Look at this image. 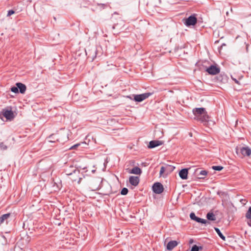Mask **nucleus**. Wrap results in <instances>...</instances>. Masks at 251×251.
Instances as JSON below:
<instances>
[{
	"instance_id": "38",
	"label": "nucleus",
	"mask_w": 251,
	"mask_h": 251,
	"mask_svg": "<svg viewBox=\"0 0 251 251\" xmlns=\"http://www.w3.org/2000/svg\"><path fill=\"white\" fill-rule=\"evenodd\" d=\"M244 201H245V200H244V201H243V199H242V200H241L242 202H244Z\"/></svg>"
},
{
	"instance_id": "8",
	"label": "nucleus",
	"mask_w": 251,
	"mask_h": 251,
	"mask_svg": "<svg viewBox=\"0 0 251 251\" xmlns=\"http://www.w3.org/2000/svg\"><path fill=\"white\" fill-rule=\"evenodd\" d=\"M175 169V167L169 165H166V166H162L160 168V176H162L163 175V174L165 172L167 171L169 173H171L172 171H174V170Z\"/></svg>"
},
{
	"instance_id": "36",
	"label": "nucleus",
	"mask_w": 251,
	"mask_h": 251,
	"mask_svg": "<svg viewBox=\"0 0 251 251\" xmlns=\"http://www.w3.org/2000/svg\"><path fill=\"white\" fill-rule=\"evenodd\" d=\"M76 172L78 173V172H79V171H78V170H75L74 171V173H75Z\"/></svg>"
},
{
	"instance_id": "4",
	"label": "nucleus",
	"mask_w": 251,
	"mask_h": 251,
	"mask_svg": "<svg viewBox=\"0 0 251 251\" xmlns=\"http://www.w3.org/2000/svg\"><path fill=\"white\" fill-rule=\"evenodd\" d=\"M152 95L151 93H145L139 95H132L133 100L136 102H141Z\"/></svg>"
},
{
	"instance_id": "33",
	"label": "nucleus",
	"mask_w": 251,
	"mask_h": 251,
	"mask_svg": "<svg viewBox=\"0 0 251 251\" xmlns=\"http://www.w3.org/2000/svg\"><path fill=\"white\" fill-rule=\"evenodd\" d=\"M98 5L100 6L103 9H104L107 6V4L102 3H98Z\"/></svg>"
},
{
	"instance_id": "26",
	"label": "nucleus",
	"mask_w": 251,
	"mask_h": 251,
	"mask_svg": "<svg viewBox=\"0 0 251 251\" xmlns=\"http://www.w3.org/2000/svg\"><path fill=\"white\" fill-rule=\"evenodd\" d=\"M128 190L126 188H124L121 191V194L122 195H126L128 193Z\"/></svg>"
},
{
	"instance_id": "22",
	"label": "nucleus",
	"mask_w": 251,
	"mask_h": 251,
	"mask_svg": "<svg viewBox=\"0 0 251 251\" xmlns=\"http://www.w3.org/2000/svg\"><path fill=\"white\" fill-rule=\"evenodd\" d=\"M86 143L85 142H80V143H77V144H76L73 145L70 148V150L75 149L76 148H77L78 147L80 146L81 145H86Z\"/></svg>"
},
{
	"instance_id": "32",
	"label": "nucleus",
	"mask_w": 251,
	"mask_h": 251,
	"mask_svg": "<svg viewBox=\"0 0 251 251\" xmlns=\"http://www.w3.org/2000/svg\"><path fill=\"white\" fill-rule=\"evenodd\" d=\"M207 174V171L205 170H202L200 172V175H202V176H206Z\"/></svg>"
},
{
	"instance_id": "40",
	"label": "nucleus",
	"mask_w": 251,
	"mask_h": 251,
	"mask_svg": "<svg viewBox=\"0 0 251 251\" xmlns=\"http://www.w3.org/2000/svg\"><path fill=\"white\" fill-rule=\"evenodd\" d=\"M192 242H193V240H191L190 241V243H192Z\"/></svg>"
},
{
	"instance_id": "28",
	"label": "nucleus",
	"mask_w": 251,
	"mask_h": 251,
	"mask_svg": "<svg viewBox=\"0 0 251 251\" xmlns=\"http://www.w3.org/2000/svg\"><path fill=\"white\" fill-rule=\"evenodd\" d=\"M11 91L14 93H18L19 92V90L18 89V87L17 86H16V87H15V86L12 87L11 88Z\"/></svg>"
},
{
	"instance_id": "19",
	"label": "nucleus",
	"mask_w": 251,
	"mask_h": 251,
	"mask_svg": "<svg viewBox=\"0 0 251 251\" xmlns=\"http://www.w3.org/2000/svg\"><path fill=\"white\" fill-rule=\"evenodd\" d=\"M195 221L198 223H200L203 224H209V222L207 220L199 218L198 217L196 218Z\"/></svg>"
},
{
	"instance_id": "29",
	"label": "nucleus",
	"mask_w": 251,
	"mask_h": 251,
	"mask_svg": "<svg viewBox=\"0 0 251 251\" xmlns=\"http://www.w3.org/2000/svg\"><path fill=\"white\" fill-rule=\"evenodd\" d=\"M0 148L2 150H5L7 149V147L6 145H4L2 142H0Z\"/></svg>"
},
{
	"instance_id": "12",
	"label": "nucleus",
	"mask_w": 251,
	"mask_h": 251,
	"mask_svg": "<svg viewBox=\"0 0 251 251\" xmlns=\"http://www.w3.org/2000/svg\"><path fill=\"white\" fill-rule=\"evenodd\" d=\"M162 144V142L158 140H153L150 142L148 145V148L150 149H152L158 147Z\"/></svg>"
},
{
	"instance_id": "5",
	"label": "nucleus",
	"mask_w": 251,
	"mask_h": 251,
	"mask_svg": "<svg viewBox=\"0 0 251 251\" xmlns=\"http://www.w3.org/2000/svg\"><path fill=\"white\" fill-rule=\"evenodd\" d=\"M152 188L153 192L157 194H161L164 190L163 186L160 182L154 183L152 185Z\"/></svg>"
},
{
	"instance_id": "23",
	"label": "nucleus",
	"mask_w": 251,
	"mask_h": 251,
	"mask_svg": "<svg viewBox=\"0 0 251 251\" xmlns=\"http://www.w3.org/2000/svg\"><path fill=\"white\" fill-rule=\"evenodd\" d=\"M246 217L249 220H251V206L249 207L247 211L246 214Z\"/></svg>"
},
{
	"instance_id": "1",
	"label": "nucleus",
	"mask_w": 251,
	"mask_h": 251,
	"mask_svg": "<svg viewBox=\"0 0 251 251\" xmlns=\"http://www.w3.org/2000/svg\"><path fill=\"white\" fill-rule=\"evenodd\" d=\"M193 113L201 122L205 123L208 121L209 117L204 108H195L193 109Z\"/></svg>"
},
{
	"instance_id": "21",
	"label": "nucleus",
	"mask_w": 251,
	"mask_h": 251,
	"mask_svg": "<svg viewBox=\"0 0 251 251\" xmlns=\"http://www.w3.org/2000/svg\"><path fill=\"white\" fill-rule=\"evenodd\" d=\"M203 249V247L202 246H198L196 245H194L191 249V251H193L194 250L195 251H199L200 250L201 251Z\"/></svg>"
},
{
	"instance_id": "39",
	"label": "nucleus",
	"mask_w": 251,
	"mask_h": 251,
	"mask_svg": "<svg viewBox=\"0 0 251 251\" xmlns=\"http://www.w3.org/2000/svg\"><path fill=\"white\" fill-rule=\"evenodd\" d=\"M244 201H245V200H244V201H243V199H242V200H241L242 202H244Z\"/></svg>"
},
{
	"instance_id": "11",
	"label": "nucleus",
	"mask_w": 251,
	"mask_h": 251,
	"mask_svg": "<svg viewBox=\"0 0 251 251\" xmlns=\"http://www.w3.org/2000/svg\"><path fill=\"white\" fill-rule=\"evenodd\" d=\"M129 183L133 186H136L139 182V178L138 176H130L129 178Z\"/></svg>"
},
{
	"instance_id": "6",
	"label": "nucleus",
	"mask_w": 251,
	"mask_h": 251,
	"mask_svg": "<svg viewBox=\"0 0 251 251\" xmlns=\"http://www.w3.org/2000/svg\"><path fill=\"white\" fill-rule=\"evenodd\" d=\"M236 150L237 153H238V151H239L240 153L244 156H249L251 154V149L248 147H242L239 149L237 148Z\"/></svg>"
},
{
	"instance_id": "3",
	"label": "nucleus",
	"mask_w": 251,
	"mask_h": 251,
	"mask_svg": "<svg viewBox=\"0 0 251 251\" xmlns=\"http://www.w3.org/2000/svg\"><path fill=\"white\" fill-rule=\"evenodd\" d=\"M197 18L196 14H193L184 20V24L188 27L195 25L197 23Z\"/></svg>"
},
{
	"instance_id": "17",
	"label": "nucleus",
	"mask_w": 251,
	"mask_h": 251,
	"mask_svg": "<svg viewBox=\"0 0 251 251\" xmlns=\"http://www.w3.org/2000/svg\"><path fill=\"white\" fill-rule=\"evenodd\" d=\"M206 218L210 221H213L216 220V216L213 212H208L206 215Z\"/></svg>"
},
{
	"instance_id": "10",
	"label": "nucleus",
	"mask_w": 251,
	"mask_h": 251,
	"mask_svg": "<svg viewBox=\"0 0 251 251\" xmlns=\"http://www.w3.org/2000/svg\"><path fill=\"white\" fill-rule=\"evenodd\" d=\"M97 50L96 48H93L90 50H89L88 52L86 51V54L88 53V58H90L92 59V60H94L97 56Z\"/></svg>"
},
{
	"instance_id": "37",
	"label": "nucleus",
	"mask_w": 251,
	"mask_h": 251,
	"mask_svg": "<svg viewBox=\"0 0 251 251\" xmlns=\"http://www.w3.org/2000/svg\"><path fill=\"white\" fill-rule=\"evenodd\" d=\"M244 201H245V200H244V201H243V199H242V200H241L242 202H244Z\"/></svg>"
},
{
	"instance_id": "15",
	"label": "nucleus",
	"mask_w": 251,
	"mask_h": 251,
	"mask_svg": "<svg viewBox=\"0 0 251 251\" xmlns=\"http://www.w3.org/2000/svg\"><path fill=\"white\" fill-rule=\"evenodd\" d=\"M178 245L176 241H171L167 245L166 248L168 250L171 251Z\"/></svg>"
},
{
	"instance_id": "41",
	"label": "nucleus",
	"mask_w": 251,
	"mask_h": 251,
	"mask_svg": "<svg viewBox=\"0 0 251 251\" xmlns=\"http://www.w3.org/2000/svg\"><path fill=\"white\" fill-rule=\"evenodd\" d=\"M80 179L81 178H79V180H78V182L79 183L80 181Z\"/></svg>"
},
{
	"instance_id": "27",
	"label": "nucleus",
	"mask_w": 251,
	"mask_h": 251,
	"mask_svg": "<svg viewBox=\"0 0 251 251\" xmlns=\"http://www.w3.org/2000/svg\"><path fill=\"white\" fill-rule=\"evenodd\" d=\"M231 79L234 81V82L237 83V84H239V79H240L241 78V76H239L238 78H236L235 77H234V75H231Z\"/></svg>"
},
{
	"instance_id": "14",
	"label": "nucleus",
	"mask_w": 251,
	"mask_h": 251,
	"mask_svg": "<svg viewBox=\"0 0 251 251\" xmlns=\"http://www.w3.org/2000/svg\"><path fill=\"white\" fill-rule=\"evenodd\" d=\"M16 85L18 87V89L21 94H24L25 93L26 87L25 84L21 82H17Z\"/></svg>"
},
{
	"instance_id": "35",
	"label": "nucleus",
	"mask_w": 251,
	"mask_h": 251,
	"mask_svg": "<svg viewBox=\"0 0 251 251\" xmlns=\"http://www.w3.org/2000/svg\"><path fill=\"white\" fill-rule=\"evenodd\" d=\"M248 224L250 226H251V220H249V221H248Z\"/></svg>"
},
{
	"instance_id": "13",
	"label": "nucleus",
	"mask_w": 251,
	"mask_h": 251,
	"mask_svg": "<svg viewBox=\"0 0 251 251\" xmlns=\"http://www.w3.org/2000/svg\"><path fill=\"white\" fill-rule=\"evenodd\" d=\"M188 169L186 168L181 169L179 173V176L182 179H186L188 177Z\"/></svg>"
},
{
	"instance_id": "7",
	"label": "nucleus",
	"mask_w": 251,
	"mask_h": 251,
	"mask_svg": "<svg viewBox=\"0 0 251 251\" xmlns=\"http://www.w3.org/2000/svg\"><path fill=\"white\" fill-rule=\"evenodd\" d=\"M2 115L8 120H12L14 118V114L11 110L3 109L2 111Z\"/></svg>"
},
{
	"instance_id": "25",
	"label": "nucleus",
	"mask_w": 251,
	"mask_h": 251,
	"mask_svg": "<svg viewBox=\"0 0 251 251\" xmlns=\"http://www.w3.org/2000/svg\"><path fill=\"white\" fill-rule=\"evenodd\" d=\"M212 168L215 171H220L223 169V167L221 166H213Z\"/></svg>"
},
{
	"instance_id": "24",
	"label": "nucleus",
	"mask_w": 251,
	"mask_h": 251,
	"mask_svg": "<svg viewBox=\"0 0 251 251\" xmlns=\"http://www.w3.org/2000/svg\"><path fill=\"white\" fill-rule=\"evenodd\" d=\"M115 67V66L112 64L109 65L107 64L106 66L104 67V69L106 71L111 70Z\"/></svg>"
},
{
	"instance_id": "34",
	"label": "nucleus",
	"mask_w": 251,
	"mask_h": 251,
	"mask_svg": "<svg viewBox=\"0 0 251 251\" xmlns=\"http://www.w3.org/2000/svg\"><path fill=\"white\" fill-rule=\"evenodd\" d=\"M126 97L131 100H133V97L132 96H127Z\"/></svg>"
},
{
	"instance_id": "2",
	"label": "nucleus",
	"mask_w": 251,
	"mask_h": 251,
	"mask_svg": "<svg viewBox=\"0 0 251 251\" xmlns=\"http://www.w3.org/2000/svg\"><path fill=\"white\" fill-rule=\"evenodd\" d=\"M49 139H50L49 141L50 142H58L62 144L66 142L68 140V134L65 133H56L52 134L49 137Z\"/></svg>"
},
{
	"instance_id": "18",
	"label": "nucleus",
	"mask_w": 251,
	"mask_h": 251,
	"mask_svg": "<svg viewBox=\"0 0 251 251\" xmlns=\"http://www.w3.org/2000/svg\"><path fill=\"white\" fill-rule=\"evenodd\" d=\"M214 229L219 237L223 240H226V237L222 234L219 228L217 227H214Z\"/></svg>"
},
{
	"instance_id": "16",
	"label": "nucleus",
	"mask_w": 251,
	"mask_h": 251,
	"mask_svg": "<svg viewBox=\"0 0 251 251\" xmlns=\"http://www.w3.org/2000/svg\"><path fill=\"white\" fill-rule=\"evenodd\" d=\"M129 174L140 175L142 173L141 169L138 167H135L128 171Z\"/></svg>"
},
{
	"instance_id": "9",
	"label": "nucleus",
	"mask_w": 251,
	"mask_h": 251,
	"mask_svg": "<svg viewBox=\"0 0 251 251\" xmlns=\"http://www.w3.org/2000/svg\"><path fill=\"white\" fill-rule=\"evenodd\" d=\"M206 71L208 74L215 75L220 72V69L216 66L211 65L209 67L207 68Z\"/></svg>"
},
{
	"instance_id": "31",
	"label": "nucleus",
	"mask_w": 251,
	"mask_h": 251,
	"mask_svg": "<svg viewBox=\"0 0 251 251\" xmlns=\"http://www.w3.org/2000/svg\"><path fill=\"white\" fill-rule=\"evenodd\" d=\"M15 13V12L13 10H9L8 11L7 16L9 17Z\"/></svg>"
},
{
	"instance_id": "20",
	"label": "nucleus",
	"mask_w": 251,
	"mask_h": 251,
	"mask_svg": "<svg viewBox=\"0 0 251 251\" xmlns=\"http://www.w3.org/2000/svg\"><path fill=\"white\" fill-rule=\"evenodd\" d=\"M10 216V214H5L0 217V223H2L5 220L8 219Z\"/></svg>"
},
{
	"instance_id": "30",
	"label": "nucleus",
	"mask_w": 251,
	"mask_h": 251,
	"mask_svg": "<svg viewBox=\"0 0 251 251\" xmlns=\"http://www.w3.org/2000/svg\"><path fill=\"white\" fill-rule=\"evenodd\" d=\"M190 217L191 220L195 221L197 217L196 216L194 212H192L190 214Z\"/></svg>"
}]
</instances>
